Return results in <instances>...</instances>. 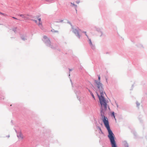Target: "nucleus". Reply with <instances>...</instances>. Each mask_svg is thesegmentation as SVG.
Listing matches in <instances>:
<instances>
[{"label":"nucleus","mask_w":147,"mask_h":147,"mask_svg":"<svg viewBox=\"0 0 147 147\" xmlns=\"http://www.w3.org/2000/svg\"><path fill=\"white\" fill-rule=\"evenodd\" d=\"M98 81L100 82V76L98 75Z\"/></svg>","instance_id":"nucleus-12"},{"label":"nucleus","mask_w":147,"mask_h":147,"mask_svg":"<svg viewBox=\"0 0 147 147\" xmlns=\"http://www.w3.org/2000/svg\"><path fill=\"white\" fill-rule=\"evenodd\" d=\"M0 14L1 15H3L4 16L6 17L7 16V14L2 13L1 12H0Z\"/></svg>","instance_id":"nucleus-7"},{"label":"nucleus","mask_w":147,"mask_h":147,"mask_svg":"<svg viewBox=\"0 0 147 147\" xmlns=\"http://www.w3.org/2000/svg\"><path fill=\"white\" fill-rule=\"evenodd\" d=\"M19 16L22 17V18H24V19H25L26 18V15L24 14H19L18 15Z\"/></svg>","instance_id":"nucleus-6"},{"label":"nucleus","mask_w":147,"mask_h":147,"mask_svg":"<svg viewBox=\"0 0 147 147\" xmlns=\"http://www.w3.org/2000/svg\"><path fill=\"white\" fill-rule=\"evenodd\" d=\"M33 21H34L40 27H42V23L41 21V18H38L37 20H33Z\"/></svg>","instance_id":"nucleus-2"},{"label":"nucleus","mask_w":147,"mask_h":147,"mask_svg":"<svg viewBox=\"0 0 147 147\" xmlns=\"http://www.w3.org/2000/svg\"><path fill=\"white\" fill-rule=\"evenodd\" d=\"M71 4L72 5L71 6H72L73 7H74L75 8L77 7V5H75L74 3H71Z\"/></svg>","instance_id":"nucleus-8"},{"label":"nucleus","mask_w":147,"mask_h":147,"mask_svg":"<svg viewBox=\"0 0 147 147\" xmlns=\"http://www.w3.org/2000/svg\"><path fill=\"white\" fill-rule=\"evenodd\" d=\"M111 116H113L115 119L116 120V119L115 118V114H114V112H113L112 113V114H111Z\"/></svg>","instance_id":"nucleus-9"},{"label":"nucleus","mask_w":147,"mask_h":147,"mask_svg":"<svg viewBox=\"0 0 147 147\" xmlns=\"http://www.w3.org/2000/svg\"><path fill=\"white\" fill-rule=\"evenodd\" d=\"M91 95L92 96V97L94 98V95H93V94H91Z\"/></svg>","instance_id":"nucleus-14"},{"label":"nucleus","mask_w":147,"mask_h":147,"mask_svg":"<svg viewBox=\"0 0 147 147\" xmlns=\"http://www.w3.org/2000/svg\"><path fill=\"white\" fill-rule=\"evenodd\" d=\"M17 136L19 139L21 140L23 139L24 138L21 132H20L18 134Z\"/></svg>","instance_id":"nucleus-4"},{"label":"nucleus","mask_w":147,"mask_h":147,"mask_svg":"<svg viewBox=\"0 0 147 147\" xmlns=\"http://www.w3.org/2000/svg\"><path fill=\"white\" fill-rule=\"evenodd\" d=\"M43 38L44 39V41L45 43H48L49 44H50V41L49 38H48L46 36H44L43 37Z\"/></svg>","instance_id":"nucleus-3"},{"label":"nucleus","mask_w":147,"mask_h":147,"mask_svg":"<svg viewBox=\"0 0 147 147\" xmlns=\"http://www.w3.org/2000/svg\"><path fill=\"white\" fill-rule=\"evenodd\" d=\"M12 18L15 19H17L16 18L14 17H12Z\"/></svg>","instance_id":"nucleus-17"},{"label":"nucleus","mask_w":147,"mask_h":147,"mask_svg":"<svg viewBox=\"0 0 147 147\" xmlns=\"http://www.w3.org/2000/svg\"><path fill=\"white\" fill-rule=\"evenodd\" d=\"M94 81L96 84V86L97 88L96 93L99 98L102 109V110L101 111V113L103 118L102 121L105 127L108 131L109 133L108 137L110 139L111 143H116L115 140V136L110 129L108 119L104 115L103 116L102 114V111L103 110H105L107 107L106 100L104 96L105 93L103 92V88L102 87V84L100 81H98L96 80H95Z\"/></svg>","instance_id":"nucleus-1"},{"label":"nucleus","mask_w":147,"mask_h":147,"mask_svg":"<svg viewBox=\"0 0 147 147\" xmlns=\"http://www.w3.org/2000/svg\"><path fill=\"white\" fill-rule=\"evenodd\" d=\"M83 32L87 36V37L88 38V36L86 33V32Z\"/></svg>","instance_id":"nucleus-13"},{"label":"nucleus","mask_w":147,"mask_h":147,"mask_svg":"<svg viewBox=\"0 0 147 147\" xmlns=\"http://www.w3.org/2000/svg\"><path fill=\"white\" fill-rule=\"evenodd\" d=\"M79 2H80L79 1H77L76 2V3H77V4H79Z\"/></svg>","instance_id":"nucleus-15"},{"label":"nucleus","mask_w":147,"mask_h":147,"mask_svg":"<svg viewBox=\"0 0 147 147\" xmlns=\"http://www.w3.org/2000/svg\"><path fill=\"white\" fill-rule=\"evenodd\" d=\"M106 80L107 82V83L108 82L107 78H106Z\"/></svg>","instance_id":"nucleus-16"},{"label":"nucleus","mask_w":147,"mask_h":147,"mask_svg":"<svg viewBox=\"0 0 147 147\" xmlns=\"http://www.w3.org/2000/svg\"><path fill=\"white\" fill-rule=\"evenodd\" d=\"M80 31V30L79 29H75L74 30L73 32L75 34H77L79 36V32Z\"/></svg>","instance_id":"nucleus-5"},{"label":"nucleus","mask_w":147,"mask_h":147,"mask_svg":"<svg viewBox=\"0 0 147 147\" xmlns=\"http://www.w3.org/2000/svg\"><path fill=\"white\" fill-rule=\"evenodd\" d=\"M16 29H17V28H15L13 29V31H14V32H16Z\"/></svg>","instance_id":"nucleus-11"},{"label":"nucleus","mask_w":147,"mask_h":147,"mask_svg":"<svg viewBox=\"0 0 147 147\" xmlns=\"http://www.w3.org/2000/svg\"><path fill=\"white\" fill-rule=\"evenodd\" d=\"M89 43H90V45L91 46H92V42H91V39H89Z\"/></svg>","instance_id":"nucleus-10"}]
</instances>
